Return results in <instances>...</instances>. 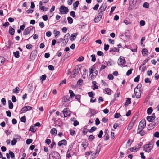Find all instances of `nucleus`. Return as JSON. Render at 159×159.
Segmentation results:
<instances>
[{
    "label": "nucleus",
    "instance_id": "37998d69",
    "mask_svg": "<svg viewBox=\"0 0 159 159\" xmlns=\"http://www.w3.org/2000/svg\"><path fill=\"white\" fill-rule=\"evenodd\" d=\"M143 7L146 8H148L149 7V4L147 2H145L143 4Z\"/></svg>",
    "mask_w": 159,
    "mask_h": 159
},
{
    "label": "nucleus",
    "instance_id": "a19ab883",
    "mask_svg": "<svg viewBox=\"0 0 159 159\" xmlns=\"http://www.w3.org/2000/svg\"><path fill=\"white\" fill-rule=\"evenodd\" d=\"M157 123H156L154 122L153 123H150L149 124V126H151V127H152V128H154L156 125H157Z\"/></svg>",
    "mask_w": 159,
    "mask_h": 159
},
{
    "label": "nucleus",
    "instance_id": "39448f33",
    "mask_svg": "<svg viewBox=\"0 0 159 159\" xmlns=\"http://www.w3.org/2000/svg\"><path fill=\"white\" fill-rule=\"evenodd\" d=\"M34 29V27L32 26H30L26 28L24 31L23 33V35H27L29 34L31 31V30L33 29Z\"/></svg>",
    "mask_w": 159,
    "mask_h": 159
},
{
    "label": "nucleus",
    "instance_id": "c9c22d12",
    "mask_svg": "<svg viewBox=\"0 0 159 159\" xmlns=\"http://www.w3.org/2000/svg\"><path fill=\"white\" fill-rule=\"evenodd\" d=\"M153 111V110L152 108L150 107L148 108L147 110V113L148 115H150Z\"/></svg>",
    "mask_w": 159,
    "mask_h": 159
},
{
    "label": "nucleus",
    "instance_id": "e2e57ef3",
    "mask_svg": "<svg viewBox=\"0 0 159 159\" xmlns=\"http://www.w3.org/2000/svg\"><path fill=\"white\" fill-rule=\"evenodd\" d=\"M48 68L49 69L51 70L52 71L54 70V66L52 65H49L48 66Z\"/></svg>",
    "mask_w": 159,
    "mask_h": 159
},
{
    "label": "nucleus",
    "instance_id": "5fc2aeb1",
    "mask_svg": "<svg viewBox=\"0 0 159 159\" xmlns=\"http://www.w3.org/2000/svg\"><path fill=\"white\" fill-rule=\"evenodd\" d=\"M26 118L25 116H23L21 118L20 121L22 122L25 123L26 122Z\"/></svg>",
    "mask_w": 159,
    "mask_h": 159
},
{
    "label": "nucleus",
    "instance_id": "2eb2a0df",
    "mask_svg": "<svg viewBox=\"0 0 159 159\" xmlns=\"http://www.w3.org/2000/svg\"><path fill=\"white\" fill-rule=\"evenodd\" d=\"M101 144H98L97 147V149L96 150L95 155H97V156H98L99 153L101 150Z\"/></svg>",
    "mask_w": 159,
    "mask_h": 159
},
{
    "label": "nucleus",
    "instance_id": "f257e3e1",
    "mask_svg": "<svg viewBox=\"0 0 159 159\" xmlns=\"http://www.w3.org/2000/svg\"><path fill=\"white\" fill-rule=\"evenodd\" d=\"M81 67L80 65H77L75 66L73 71V74L71 76V78H74L75 77L76 74H78L80 71Z\"/></svg>",
    "mask_w": 159,
    "mask_h": 159
},
{
    "label": "nucleus",
    "instance_id": "393cba45",
    "mask_svg": "<svg viewBox=\"0 0 159 159\" xmlns=\"http://www.w3.org/2000/svg\"><path fill=\"white\" fill-rule=\"evenodd\" d=\"M79 4V1H75L73 4V8L74 10H75L76 8L78 6Z\"/></svg>",
    "mask_w": 159,
    "mask_h": 159
},
{
    "label": "nucleus",
    "instance_id": "052dcab7",
    "mask_svg": "<svg viewBox=\"0 0 159 159\" xmlns=\"http://www.w3.org/2000/svg\"><path fill=\"white\" fill-rule=\"evenodd\" d=\"M103 134V132L102 130H101L100 131L99 134L98 135V137L99 138H102V135Z\"/></svg>",
    "mask_w": 159,
    "mask_h": 159
},
{
    "label": "nucleus",
    "instance_id": "aec40b11",
    "mask_svg": "<svg viewBox=\"0 0 159 159\" xmlns=\"http://www.w3.org/2000/svg\"><path fill=\"white\" fill-rule=\"evenodd\" d=\"M50 133L52 134L56 135L57 134L56 129L55 128H52L50 131Z\"/></svg>",
    "mask_w": 159,
    "mask_h": 159
},
{
    "label": "nucleus",
    "instance_id": "f03ea898",
    "mask_svg": "<svg viewBox=\"0 0 159 159\" xmlns=\"http://www.w3.org/2000/svg\"><path fill=\"white\" fill-rule=\"evenodd\" d=\"M50 159H60V155L56 151L52 152L49 155Z\"/></svg>",
    "mask_w": 159,
    "mask_h": 159
},
{
    "label": "nucleus",
    "instance_id": "f8f14e48",
    "mask_svg": "<svg viewBox=\"0 0 159 159\" xmlns=\"http://www.w3.org/2000/svg\"><path fill=\"white\" fill-rule=\"evenodd\" d=\"M152 149V148L150 147L148 145L146 144L143 146V150L146 152L149 153Z\"/></svg>",
    "mask_w": 159,
    "mask_h": 159
},
{
    "label": "nucleus",
    "instance_id": "ea45409f",
    "mask_svg": "<svg viewBox=\"0 0 159 159\" xmlns=\"http://www.w3.org/2000/svg\"><path fill=\"white\" fill-rule=\"evenodd\" d=\"M94 67L93 66H91L90 68L89 69V73L90 74H92L93 73V71H94Z\"/></svg>",
    "mask_w": 159,
    "mask_h": 159
},
{
    "label": "nucleus",
    "instance_id": "dca6fc26",
    "mask_svg": "<svg viewBox=\"0 0 159 159\" xmlns=\"http://www.w3.org/2000/svg\"><path fill=\"white\" fill-rule=\"evenodd\" d=\"M102 18V15H99L94 18V21L95 23H98L100 21Z\"/></svg>",
    "mask_w": 159,
    "mask_h": 159
},
{
    "label": "nucleus",
    "instance_id": "b1692460",
    "mask_svg": "<svg viewBox=\"0 0 159 159\" xmlns=\"http://www.w3.org/2000/svg\"><path fill=\"white\" fill-rule=\"evenodd\" d=\"M8 102V107L10 109H12L13 107V104L11 100H9Z\"/></svg>",
    "mask_w": 159,
    "mask_h": 159
},
{
    "label": "nucleus",
    "instance_id": "5701e85b",
    "mask_svg": "<svg viewBox=\"0 0 159 159\" xmlns=\"http://www.w3.org/2000/svg\"><path fill=\"white\" fill-rule=\"evenodd\" d=\"M134 123L131 121L128 126L127 129L128 130H130L134 125Z\"/></svg>",
    "mask_w": 159,
    "mask_h": 159
},
{
    "label": "nucleus",
    "instance_id": "4be33fe9",
    "mask_svg": "<svg viewBox=\"0 0 159 159\" xmlns=\"http://www.w3.org/2000/svg\"><path fill=\"white\" fill-rule=\"evenodd\" d=\"M62 99L64 102H66L67 101H69L70 98L69 96L66 95L64 96Z\"/></svg>",
    "mask_w": 159,
    "mask_h": 159
},
{
    "label": "nucleus",
    "instance_id": "58836bf2",
    "mask_svg": "<svg viewBox=\"0 0 159 159\" xmlns=\"http://www.w3.org/2000/svg\"><path fill=\"white\" fill-rule=\"evenodd\" d=\"M105 92H106L109 95H110L111 94V90L109 88H107L105 89Z\"/></svg>",
    "mask_w": 159,
    "mask_h": 159
},
{
    "label": "nucleus",
    "instance_id": "ddd939ff",
    "mask_svg": "<svg viewBox=\"0 0 159 159\" xmlns=\"http://www.w3.org/2000/svg\"><path fill=\"white\" fill-rule=\"evenodd\" d=\"M134 93L136 97L137 98H140L141 96V91L140 89L138 90V91H136L135 90H134Z\"/></svg>",
    "mask_w": 159,
    "mask_h": 159
},
{
    "label": "nucleus",
    "instance_id": "2f4dec72",
    "mask_svg": "<svg viewBox=\"0 0 159 159\" xmlns=\"http://www.w3.org/2000/svg\"><path fill=\"white\" fill-rule=\"evenodd\" d=\"M137 118H138V115H134L133 116V118L131 120V121L134 123V122L136 121V120H137Z\"/></svg>",
    "mask_w": 159,
    "mask_h": 159
},
{
    "label": "nucleus",
    "instance_id": "9b49d317",
    "mask_svg": "<svg viewBox=\"0 0 159 159\" xmlns=\"http://www.w3.org/2000/svg\"><path fill=\"white\" fill-rule=\"evenodd\" d=\"M118 63L119 65H123L125 63V61L124 57L120 56L118 59Z\"/></svg>",
    "mask_w": 159,
    "mask_h": 159
},
{
    "label": "nucleus",
    "instance_id": "680f3d73",
    "mask_svg": "<svg viewBox=\"0 0 159 159\" xmlns=\"http://www.w3.org/2000/svg\"><path fill=\"white\" fill-rule=\"evenodd\" d=\"M108 78L110 80H111L113 79L114 77L112 74H110L108 75Z\"/></svg>",
    "mask_w": 159,
    "mask_h": 159
},
{
    "label": "nucleus",
    "instance_id": "c756f323",
    "mask_svg": "<svg viewBox=\"0 0 159 159\" xmlns=\"http://www.w3.org/2000/svg\"><path fill=\"white\" fill-rule=\"evenodd\" d=\"M13 54L15 57L16 58H18L20 57L19 52L18 51H16V52H14Z\"/></svg>",
    "mask_w": 159,
    "mask_h": 159
},
{
    "label": "nucleus",
    "instance_id": "cd10ccee",
    "mask_svg": "<svg viewBox=\"0 0 159 159\" xmlns=\"http://www.w3.org/2000/svg\"><path fill=\"white\" fill-rule=\"evenodd\" d=\"M20 91L19 87H17L13 89V92L14 93H18Z\"/></svg>",
    "mask_w": 159,
    "mask_h": 159
},
{
    "label": "nucleus",
    "instance_id": "09e8293b",
    "mask_svg": "<svg viewBox=\"0 0 159 159\" xmlns=\"http://www.w3.org/2000/svg\"><path fill=\"white\" fill-rule=\"evenodd\" d=\"M32 140L31 139H27L26 141V143L28 145L30 144L32 142Z\"/></svg>",
    "mask_w": 159,
    "mask_h": 159
},
{
    "label": "nucleus",
    "instance_id": "4468645a",
    "mask_svg": "<svg viewBox=\"0 0 159 159\" xmlns=\"http://www.w3.org/2000/svg\"><path fill=\"white\" fill-rule=\"evenodd\" d=\"M66 144L67 141L65 139L59 141L58 143V145L59 147H61L63 145L65 146Z\"/></svg>",
    "mask_w": 159,
    "mask_h": 159
},
{
    "label": "nucleus",
    "instance_id": "0e129e2a",
    "mask_svg": "<svg viewBox=\"0 0 159 159\" xmlns=\"http://www.w3.org/2000/svg\"><path fill=\"white\" fill-rule=\"evenodd\" d=\"M70 15L73 17L74 18L76 16L75 15V12L74 11H71L70 12Z\"/></svg>",
    "mask_w": 159,
    "mask_h": 159
},
{
    "label": "nucleus",
    "instance_id": "423d86ee",
    "mask_svg": "<svg viewBox=\"0 0 159 159\" xmlns=\"http://www.w3.org/2000/svg\"><path fill=\"white\" fill-rule=\"evenodd\" d=\"M88 94L89 95V97H91L90 100V102L92 103L95 102L96 100V98L93 97L95 95V93L93 92H90L88 93Z\"/></svg>",
    "mask_w": 159,
    "mask_h": 159
},
{
    "label": "nucleus",
    "instance_id": "72a5a7b5",
    "mask_svg": "<svg viewBox=\"0 0 159 159\" xmlns=\"http://www.w3.org/2000/svg\"><path fill=\"white\" fill-rule=\"evenodd\" d=\"M69 93L70 94V97L71 98H72L75 96V94L74 93L73 91L71 90H69Z\"/></svg>",
    "mask_w": 159,
    "mask_h": 159
},
{
    "label": "nucleus",
    "instance_id": "4c0bfd02",
    "mask_svg": "<svg viewBox=\"0 0 159 159\" xmlns=\"http://www.w3.org/2000/svg\"><path fill=\"white\" fill-rule=\"evenodd\" d=\"M67 20H68V23L70 24H72L73 22V19L72 18L70 17H68L67 18Z\"/></svg>",
    "mask_w": 159,
    "mask_h": 159
},
{
    "label": "nucleus",
    "instance_id": "864d4df0",
    "mask_svg": "<svg viewBox=\"0 0 159 159\" xmlns=\"http://www.w3.org/2000/svg\"><path fill=\"white\" fill-rule=\"evenodd\" d=\"M121 115L119 113H116L114 115V118H118Z\"/></svg>",
    "mask_w": 159,
    "mask_h": 159
},
{
    "label": "nucleus",
    "instance_id": "9d476101",
    "mask_svg": "<svg viewBox=\"0 0 159 159\" xmlns=\"http://www.w3.org/2000/svg\"><path fill=\"white\" fill-rule=\"evenodd\" d=\"M155 118V116L154 113L152 114L151 116H148L147 117L146 119L149 122H152Z\"/></svg>",
    "mask_w": 159,
    "mask_h": 159
},
{
    "label": "nucleus",
    "instance_id": "6e6d98bb",
    "mask_svg": "<svg viewBox=\"0 0 159 159\" xmlns=\"http://www.w3.org/2000/svg\"><path fill=\"white\" fill-rule=\"evenodd\" d=\"M81 146L84 148V150H85L86 148V147H88V143H85V144L82 143L81 144Z\"/></svg>",
    "mask_w": 159,
    "mask_h": 159
},
{
    "label": "nucleus",
    "instance_id": "c03bdc74",
    "mask_svg": "<svg viewBox=\"0 0 159 159\" xmlns=\"http://www.w3.org/2000/svg\"><path fill=\"white\" fill-rule=\"evenodd\" d=\"M17 142L16 139V138H13V140L11 141V144L13 146L15 145Z\"/></svg>",
    "mask_w": 159,
    "mask_h": 159
},
{
    "label": "nucleus",
    "instance_id": "1a4fd4ad",
    "mask_svg": "<svg viewBox=\"0 0 159 159\" xmlns=\"http://www.w3.org/2000/svg\"><path fill=\"white\" fill-rule=\"evenodd\" d=\"M107 7L106 3H103L100 7L98 12L99 13H100L104 11L106 9Z\"/></svg>",
    "mask_w": 159,
    "mask_h": 159
},
{
    "label": "nucleus",
    "instance_id": "7ed1b4c3",
    "mask_svg": "<svg viewBox=\"0 0 159 159\" xmlns=\"http://www.w3.org/2000/svg\"><path fill=\"white\" fill-rule=\"evenodd\" d=\"M59 11L61 14H65L67 13L69 11L68 9L66 7L62 5L61 6L60 9Z\"/></svg>",
    "mask_w": 159,
    "mask_h": 159
},
{
    "label": "nucleus",
    "instance_id": "a878e982",
    "mask_svg": "<svg viewBox=\"0 0 159 159\" xmlns=\"http://www.w3.org/2000/svg\"><path fill=\"white\" fill-rule=\"evenodd\" d=\"M143 129H140L139 130V132H137V133H139L141 136H143L145 134V132L143 131Z\"/></svg>",
    "mask_w": 159,
    "mask_h": 159
},
{
    "label": "nucleus",
    "instance_id": "f3484780",
    "mask_svg": "<svg viewBox=\"0 0 159 159\" xmlns=\"http://www.w3.org/2000/svg\"><path fill=\"white\" fill-rule=\"evenodd\" d=\"M67 108H65L62 111L65 117H67L70 115V114L67 111Z\"/></svg>",
    "mask_w": 159,
    "mask_h": 159
},
{
    "label": "nucleus",
    "instance_id": "13d9d810",
    "mask_svg": "<svg viewBox=\"0 0 159 159\" xmlns=\"http://www.w3.org/2000/svg\"><path fill=\"white\" fill-rule=\"evenodd\" d=\"M140 76L139 75H138L136 77L134 80L135 82H138L139 80Z\"/></svg>",
    "mask_w": 159,
    "mask_h": 159
},
{
    "label": "nucleus",
    "instance_id": "6e6552de",
    "mask_svg": "<svg viewBox=\"0 0 159 159\" xmlns=\"http://www.w3.org/2000/svg\"><path fill=\"white\" fill-rule=\"evenodd\" d=\"M32 109V107L29 106H26L23 107L20 111V112L23 113L26 112L27 111L30 110Z\"/></svg>",
    "mask_w": 159,
    "mask_h": 159
},
{
    "label": "nucleus",
    "instance_id": "79ce46f5",
    "mask_svg": "<svg viewBox=\"0 0 159 159\" xmlns=\"http://www.w3.org/2000/svg\"><path fill=\"white\" fill-rule=\"evenodd\" d=\"M39 9L41 10H43L44 11H46L48 10V8H45L43 6H42L39 7Z\"/></svg>",
    "mask_w": 159,
    "mask_h": 159
},
{
    "label": "nucleus",
    "instance_id": "603ef678",
    "mask_svg": "<svg viewBox=\"0 0 159 159\" xmlns=\"http://www.w3.org/2000/svg\"><path fill=\"white\" fill-rule=\"evenodd\" d=\"M147 145H148L151 148H152L153 147V145H154V143L152 141H151L148 144H147Z\"/></svg>",
    "mask_w": 159,
    "mask_h": 159
},
{
    "label": "nucleus",
    "instance_id": "e433bc0d",
    "mask_svg": "<svg viewBox=\"0 0 159 159\" xmlns=\"http://www.w3.org/2000/svg\"><path fill=\"white\" fill-rule=\"evenodd\" d=\"M97 129V128L96 127H92L89 130V132L90 133H92L94 131H95Z\"/></svg>",
    "mask_w": 159,
    "mask_h": 159
},
{
    "label": "nucleus",
    "instance_id": "f704fd0d",
    "mask_svg": "<svg viewBox=\"0 0 159 159\" xmlns=\"http://www.w3.org/2000/svg\"><path fill=\"white\" fill-rule=\"evenodd\" d=\"M74 97H75V98L79 102H80V95H75Z\"/></svg>",
    "mask_w": 159,
    "mask_h": 159
},
{
    "label": "nucleus",
    "instance_id": "7c9ffc66",
    "mask_svg": "<svg viewBox=\"0 0 159 159\" xmlns=\"http://www.w3.org/2000/svg\"><path fill=\"white\" fill-rule=\"evenodd\" d=\"M5 61V58L2 57H0V66L4 64Z\"/></svg>",
    "mask_w": 159,
    "mask_h": 159
},
{
    "label": "nucleus",
    "instance_id": "69168bd1",
    "mask_svg": "<svg viewBox=\"0 0 159 159\" xmlns=\"http://www.w3.org/2000/svg\"><path fill=\"white\" fill-rule=\"evenodd\" d=\"M97 54L99 56H103V55H104L103 52L101 51H98L97 52Z\"/></svg>",
    "mask_w": 159,
    "mask_h": 159
},
{
    "label": "nucleus",
    "instance_id": "c85d7f7f",
    "mask_svg": "<svg viewBox=\"0 0 159 159\" xmlns=\"http://www.w3.org/2000/svg\"><path fill=\"white\" fill-rule=\"evenodd\" d=\"M119 51V49H118L116 47H114L112 49H111L110 50V52H118Z\"/></svg>",
    "mask_w": 159,
    "mask_h": 159
},
{
    "label": "nucleus",
    "instance_id": "a211bd4d",
    "mask_svg": "<svg viewBox=\"0 0 159 159\" xmlns=\"http://www.w3.org/2000/svg\"><path fill=\"white\" fill-rule=\"evenodd\" d=\"M78 34L77 33L72 34L70 36V40L72 41L75 40L76 37Z\"/></svg>",
    "mask_w": 159,
    "mask_h": 159
},
{
    "label": "nucleus",
    "instance_id": "a18cd8bd",
    "mask_svg": "<svg viewBox=\"0 0 159 159\" xmlns=\"http://www.w3.org/2000/svg\"><path fill=\"white\" fill-rule=\"evenodd\" d=\"M91 61L93 62H95L96 61V58L95 55L93 54L91 56Z\"/></svg>",
    "mask_w": 159,
    "mask_h": 159
},
{
    "label": "nucleus",
    "instance_id": "4d7b16f0",
    "mask_svg": "<svg viewBox=\"0 0 159 159\" xmlns=\"http://www.w3.org/2000/svg\"><path fill=\"white\" fill-rule=\"evenodd\" d=\"M133 70L132 69H130L129 70L126 72V75L127 76H129L132 73V71Z\"/></svg>",
    "mask_w": 159,
    "mask_h": 159
},
{
    "label": "nucleus",
    "instance_id": "0eeeda50",
    "mask_svg": "<svg viewBox=\"0 0 159 159\" xmlns=\"http://www.w3.org/2000/svg\"><path fill=\"white\" fill-rule=\"evenodd\" d=\"M37 55V51L36 50H33L30 56V59L31 61H33L36 58Z\"/></svg>",
    "mask_w": 159,
    "mask_h": 159
},
{
    "label": "nucleus",
    "instance_id": "bb28decb",
    "mask_svg": "<svg viewBox=\"0 0 159 159\" xmlns=\"http://www.w3.org/2000/svg\"><path fill=\"white\" fill-rule=\"evenodd\" d=\"M70 36V34L69 33H67L64 36V38L66 39V41H65L66 44L67 43L68 41L69 38Z\"/></svg>",
    "mask_w": 159,
    "mask_h": 159
},
{
    "label": "nucleus",
    "instance_id": "473e14b6",
    "mask_svg": "<svg viewBox=\"0 0 159 159\" xmlns=\"http://www.w3.org/2000/svg\"><path fill=\"white\" fill-rule=\"evenodd\" d=\"M142 52L143 56L147 55L148 53V51L145 49H143L142 50Z\"/></svg>",
    "mask_w": 159,
    "mask_h": 159
},
{
    "label": "nucleus",
    "instance_id": "de8ad7c7",
    "mask_svg": "<svg viewBox=\"0 0 159 159\" xmlns=\"http://www.w3.org/2000/svg\"><path fill=\"white\" fill-rule=\"evenodd\" d=\"M94 136L93 135H91L89 136L88 139L90 141H92L94 139Z\"/></svg>",
    "mask_w": 159,
    "mask_h": 159
},
{
    "label": "nucleus",
    "instance_id": "3c124183",
    "mask_svg": "<svg viewBox=\"0 0 159 159\" xmlns=\"http://www.w3.org/2000/svg\"><path fill=\"white\" fill-rule=\"evenodd\" d=\"M104 49L105 51H107L109 48V46L108 44H104Z\"/></svg>",
    "mask_w": 159,
    "mask_h": 159
},
{
    "label": "nucleus",
    "instance_id": "338daca9",
    "mask_svg": "<svg viewBox=\"0 0 159 159\" xmlns=\"http://www.w3.org/2000/svg\"><path fill=\"white\" fill-rule=\"evenodd\" d=\"M46 78V75H44L41 76L40 79L42 81H43L45 80Z\"/></svg>",
    "mask_w": 159,
    "mask_h": 159
},
{
    "label": "nucleus",
    "instance_id": "bf43d9fd",
    "mask_svg": "<svg viewBox=\"0 0 159 159\" xmlns=\"http://www.w3.org/2000/svg\"><path fill=\"white\" fill-rule=\"evenodd\" d=\"M153 136L156 138H159V132H156L153 134Z\"/></svg>",
    "mask_w": 159,
    "mask_h": 159
},
{
    "label": "nucleus",
    "instance_id": "20e7f679",
    "mask_svg": "<svg viewBox=\"0 0 159 159\" xmlns=\"http://www.w3.org/2000/svg\"><path fill=\"white\" fill-rule=\"evenodd\" d=\"M146 122L145 119H143L141 120L140 122L138 127V130L140 129H143L146 126Z\"/></svg>",
    "mask_w": 159,
    "mask_h": 159
},
{
    "label": "nucleus",
    "instance_id": "6ab92c4d",
    "mask_svg": "<svg viewBox=\"0 0 159 159\" xmlns=\"http://www.w3.org/2000/svg\"><path fill=\"white\" fill-rule=\"evenodd\" d=\"M131 98H126V102L124 104V106L125 107L127 106L131 103Z\"/></svg>",
    "mask_w": 159,
    "mask_h": 159
},
{
    "label": "nucleus",
    "instance_id": "8fccbe9b",
    "mask_svg": "<svg viewBox=\"0 0 159 159\" xmlns=\"http://www.w3.org/2000/svg\"><path fill=\"white\" fill-rule=\"evenodd\" d=\"M34 126H31L29 130V131H31L32 132L34 133L36 131V130L34 128Z\"/></svg>",
    "mask_w": 159,
    "mask_h": 159
},
{
    "label": "nucleus",
    "instance_id": "49530a36",
    "mask_svg": "<svg viewBox=\"0 0 159 159\" xmlns=\"http://www.w3.org/2000/svg\"><path fill=\"white\" fill-rule=\"evenodd\" d=\"M9 154H10L11 157L12 158H13L15 157V155L14 153L10 150L9 151Z\"/></svg>",
    "mask_w": 159,
    "mask_h": 159
},
{
    "label": "nucleus",
    "instance_id": "412c9836",
    "mask_svg": "<svg viewBox=\"0 0 159 159\" xmlns=\"http://www.w3.org/2000/svg\"><path fill=\"white\" fill-rule=\"evenodd\" d=\"M9 32L11 35H13L14 34L15 30L13 28L10 26L9 27Z\"/></svg>",
    "mask_w": 159,
    "mask_h": 159
},
{
    "label": "nucleus",
    "instance_id": "774afa93",
    "mask_svg": "<svg viewBox=\"0 0 159 159\" xmlns=\"http://www.w3.org/2000/svg\"><path fill=\"white\" fill-rule=\"evenodd\" d=\"M1 102L3 105H5L6 104V101L5 98H3L1 99Z\"/></svg>",
    "mask_w": 159,
    "mask_h": 159
}]
</instances>
